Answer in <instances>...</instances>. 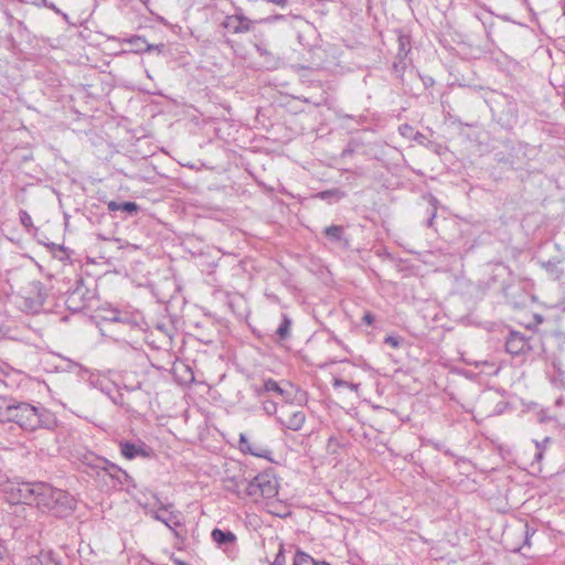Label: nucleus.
I'll return each mask as SVG.
<instances>
[{
	"mask_svg": "<svg viewBox=\"0 0 565 565\" xmlns=\"http://www.w3.org/2000/svg\"><path fill=\"white\" fill-rule=\"evenodd\" d=\"M227 491L238 498H249L254 502L273 500L278 494V481L270 472H260L248 479L246 477H233L226 480Z\"/></svg>",
	"mask_w": 565,
	"mask_h": 565,
	"instance_id": "1",
	"label": "nucleus"
},
{
	"mask_svg": "<svg viewBox=\"0 0 565 565\" xmlns=\"http://www.w3.org/2000/svg\"><path fill=\"white\" fill-rule=\"evenodd\" d=\"M39 486L42 489L36 492L35 504L40 510L62 518L68 515L75 509V500L66 491L53 488L44 482H39Z\"/></svg>",
	"mask_w": 565,
	"mask_h": 565,
	"instance_id": "2",
	"label": "nucleus"
},
{
	"mask_svg": "<svg viewBox=\"0 0 565 565\" xmlns=\"http://www.w3.org/2000/svg\"><path fill=\"white\" fill-rule=\"evenodd\" d=\"M12 422L24 430H35L38 428H53L56 425V418L52 412L42 407H35L28 403H18L13 409Z\"/></svg>",
	"mask_w": 565,
	"mask_h": 565,
	"instance_id": "3",
	"label": "nucleus"
},
{
	"mask_svg": "<svg viewBox=\"0 0 565 565\" xmlns=\"http://www.w3.org/2000/svg\"><path fill=\"white\" fill-rule=\"evenodd\" d=\"M41 489L39 482L10 481L4 487V493L12 504H35L36 492Z\"/></svg>",
	"mask_w": 565,
	"mask_h": 565,
	"instance_id": "4",
	"label": "nucleus"
},
{
	"mask_svg": "<svg viewBox=\"0 0 565 565\" xmlns=\"http://www.w3.org/2000/svg\"><path fill=\"white\" fill-rule=\"evenodd\" d=\"M276 422L286 429L299 431L306 423V414L296 407L292 403L282 405L280 414L276 416Z\"/></svg>",
	"mask_w": 565,
	"mask_h": 565,
	"instance_id": "5",
	"label": "nucleus"
},
{
	"mask_svg": "<svg viewBox=\"0 0 565 565\" xmlns=\"http://www.w3.org/2000/svg\"><path fill=\"white\" fill-rule=\"evenodd\" d=\"M151 515L173 531L175 535H178L177 529L183 525L181 512L174 510L172 504L161 505L157 510L151 511Z\"/></svg>",
	"mask_w": 565,
	"mask_h": 565,
	"instance_id": "6",
	"label": "nucleus"
},
{
	"mask_svg": "<svg viewBox=\"0 0 565 565\" xmlns=\"http://www.w3.org/2000/svg\"><path fill=\"white\" fill-rule=\"evenodd\" d=\"M222 25L233 34L249 32L254 26V21L244 15L242 9H237L234 14L226 15Z\"/></svg>",
	"mask_w": 565,
	"mask_h": 565,
	"instance_id": "7",
	"label": "nucleus"
},
{
	"mask_svg": "<svg viewBox=\"0 0 565 565\" xmlns=\"http://www.w3.org/2000/svg\"><path fill=\"white\" fill-rule=\"evenodd\" d=\"M120 454L128 460L140 458H150L152 449L143 441L122 440L119 443Z\"/></svg>",
	"mask_w": 565,
	"mask_h": 565,
	"instance_id": "8",
	"label": "nucleus"
},
{
	"mask_svg": "<svg viewBox=\"0 0 565 565\" xmlns=\"http://www.w3.org/2000/svg\"><path fill=\"white\" fill-rule=\"evenodd\" d=\"M505 350L509 354L519 356L532 350L530 339L518 331H511L505 340Z\"/></svg>",
	"mask_w": 565,
	"mask_h": 565,
	"instance_id": "9",
	"label": "nucleus"
},
{
	"mask_svg": "<svg viewBox=\"0 0 565 565\" xmlns=\"http://www.w3.org/2000/svg\"><path fill=\"white\" fill-rule=\"evenodd\" d=\"M239 449L244 454H249L252 456L258 457V458H269L271 455V450L267 447L263 446L259 443L250 441L246 434L241 433L239 434Z\"/></svg>",
	"mask_w": 565,
	"mask_h": 565,
	"instance_id": "10",
	"label": "nucleus"
},
{
	"mask_svg": "<svg viewBox=\"0 0 565 565\" xmlns=\"http://www.w3.org/2000/svg\"><path fill=\"white\" fill-rule=\"evenodd\" d=\"M103 472L113 480V487L128 486L131 482V477L127 473V471L110 462L109 460L107 461Z\"/></svg>",
	"mask_w": 565,
	"mask_h": 565,
	"instance_id": "11",
	"label": "nucleus"
},
{
	"mask_svg": "<svg viewBox=\"0 0 565 565\" xmlns=\"http://www.w3.org/2000/svg\"><path fill=\"white\" fill-rule=\"evenodd\" d=\"M256 393L258 396H262L263 393H275L281 396L286 404H289L291 401V393L273 379L265 380L263 387L257 388Z\"/></svg>",
	"mask_w": 565,
	"mask_h": 565,
	"instance_id": "12",
	"label": "nucleus"
},
{
	"mask_svg": "<svg viewBox=\"0 0 565 565\" xmlns=\"http://www.w3.org/2000/svg\"><path fill=\"white\" fill-rule=\"evenodd\" d=\"M45 301V295L39 289L32 291V295L25 297L24 308L30 313H38L42 309Z\"/></svg>",
	"mask_w": 565,
	"mask_h": 565,
	"instance_id": "13",
	"label": "nucleus"
},
{
	"mask_svg": "<svg viewBox=\"0 0 565 565\" xmlns=\"http://www.w3.org/2000/svg\"><path fill=\"white\" fill-rule=\"evenodd\" d=\"M107 459L95 455L94 452H86L83 455L82 462L92 468L98 476L104 471L107 465Z\"/></svg>",
	"mask_w": 565,
	"mask_h": 565,
	"instance_id": "14",
	"label": "nucleus"
},
{
	"mask_svg": "<svg viewBox=\"0 0 565 565\" xmlns=\"http://www.w3.org/2000/svg\"><path fill=\"white\" fill-rule=\"evenodd\" d=\"M17 402L14 399L0 396V423H11L13 409Z\"/></svg>",
	"mask_w": 565,
	"mask_h": 565,
	"instance_id": "15",
	"label": "nucleus"
},
{
	"mask_svg": "<svg viewBox=\"0 0 565 565\" xmlns=\"http://www.w3.org/2000/svg\"><path fill=\"white\" fill-rule=\"evenodd\" d=\"M28 565H60L51 551H41L28 558Z\"/></svg>",
	"mask_w": 565,
	"mask_h": 565,
	"instance_id": "16",
	"label": "nucleus"
},
{
	"mask_svg": "<svg viewBox=\"0 0 565 565\" xmlns=\"http://www.w3.org/2000/svg\"><path fill=\"white\" fill-rule=\"evenodd\" d=\"M212 540L218 546H225L227 544H233L236 541V536L231 531H223L221 529H214L211 533Z\"/></svg>",
	"mask_w": 565,
	"mask_h": 565,
	"instance_id": "17",
	"label": "nucleus"
},
{
	"mask_svg": "<svg viewBox=\"0 0 565 565\" xmlns=\"http://www.w3.org/2000/svg\"><path fill=\"white\" fill-rule=\"evenodd\" d=\"M107 209L109 212L122 211L128 214H135L139 211V205L135 202L118 203L116 201H109L107 203Z\"/></svg>",
	"mask_w": 565,
	"mask_h": 565,
	"instance_id": "18",
	"label": "nucleus"
},
{
	"mask_svg": "<svg viewBox=\"0 0 565 565\" xmlns=\"http://www.w3.org/2000/svg\"><path fill=\"white\" fill-rule=\"evenodd\" d=\"M292 565H330V564L324 561H317L311 555H309L302 551H297L294 556Z\"/></svg>",
	"mask_w": 565,
	"mask_h": 565,
	"instance_id": "19",
	"label": "nucleus"
},
{
	"mask_svg": "<svg viewBox=\"0 0 565 565\" xmlns=\"http://www.w3.org/2000/svg\"><path fill=\"white\" fill-rule=\"evenodd\" d=\"M129 43L136 45L137 52H151L153 50L161 51V49L163 47V44H148L146 40L141 36H132L131 39H129Z\"/></svg>",
	"mask_w": 565,
	"mask_h": 565,
	"instance_id": "20",
	"label": "nucleus"
},
{
	"mask_svg": "<svg viewBox=\"0 0 565 565\" xmlns=\"http://www.w3.org/2000/svg\"><path fill=\"white\" fill-rule=\"evenodd\" d=\"M558 262L548 260L541 263L542 267L546 270L550 277L555 280H558L563 277V269L559 267Z\"/></svg>",
	"mask_w": 565,
	"mask_h": 565,
	"instance_id": "21",
	"label": "nucleus"
},
{
	"mask_svg": "<svg viewBox=\"0 0 565 565\" xmlns=\"http://www.w3.org/2000/svg\"><path fill=\"white\" fill-rule=\"evenodd\" d=\"M345 193L341 191L340 189H330L326 191H321L316 194V198H319L321 200L326 201H340L342 198H344Z\"/></svg>",
	"mask_w": 565,
	"mask_h": 565,
	"instance_id": "22",
	"label": "nucleus"
},
{
	"mask_svg": "<svg viewBox=\"0 0 565 565\" xmlns=\"http://www.w3.org/2000/svg\"><path fill=\"white\" fill-rule=\"evenodd\" d=\"M290 327L291 320L286 315H284L276 333L279 335V338L286 339L290 333Z\"/></svg>",
	"mask_w": 565,
	"mask_h": 565,
	"instance_id": "23",
	"label": "nucleus"
},
{
	"mask_svg": "<svg viewBox=\"0 0 565 565\" xmlns=\"http://www.w3.org/2000/svg\"><path fill=\"white\" fill-rule=\"evenodd\" d=\"M324 234L327 237H329L332 241H341L343 235V230L341 226L338 225H331L326 227Z\"/></svg>",
	"mask_w": 565,
	"mask_h": 565,
	"instance_id": "24",
	"label": "nucleus"
},
{
	"mask_svg": "<svg viewBox=\"0 0 565 565\" xmlns=\"http://www.w3.org/2000/svg\"><path fill=\"white\" fill-rule=\"evenodd\" d=\"M263 409L268 416H277L278 414V405L276 402L270 399L263 401Z\"/></svg>",
	"mask_w": 565,
	"mask_h": 565,
	"instance_id": "25",
	"label": "nucleus"
},
{
	"mask_svg": "<svg viewBox=\"0 0 565 565\" xmlns=\"http://www.w3.org/2000/svg\"><path fill=\"white\" fill-rule=\"evenodd\" d=\"M12 555L10 550L8 548L7 542L0 539V561L7 562L8 564L11 562Z\"/></svg>",
	"mask_w": 565,
	"mask_h": 565,
	"instance_id": "26",
	"label": "nucleus"
},
{
	"mask_svg": "<svg viewBox=\"0 0 565 565\" xmlns=\"http://www.w3.org/2000/svg\"><path fill=\"white\" fill-rule=\"evenodd\" d=\"M333 386L334 387H345V388H349V390L354 391V392H356L358 388H359V384L350 383V382H347V381L341 380V379H334Z\"/></svg>",
	"mask_w": 565,
	"mask_h": 565,
	"instance_id": "27",
	"label": "nucleus"
},
{
	"mask_svg": "<svg viewBox=\"0 0 565 565\" xmlns=\"http://www.w3.org/2000/svg\"><path fill=\"white\" fill-rule=\"evenodd\" d=\"M398 42H399V51H398L397 55L399 58H404L407 55V52H408L407 46L409 45V42H408V39L405 36H399Z\"/></svg>",
	"mask_w": 565,
	"mask_h": 565,
	"instance_id": "28",
	"label": "nucleus"
},
{
	"mask_svg": "<svg viewBox=\"0 0 565 565\" xmlns=\"http://www.w3.org/2000/svg\"><path fill=\"white\" fill-rule=\"evenodd\" d=\"M19 216H20V222L21 224L25 227V228H30L33 226V221H32V217L31 215L24 211V210H21L19 212Z\"/></svg>",
	"mask_w": 565,
	"mask_h": 565,
	"instance_id": "29",
	"label": "nucleus"
},
{
	"mask_svg": "<svg viewBox=\"0 0 565 565\" xmlns=\"http://www.w3.org/2000/svg\"><path fill=\"white\" fill-rule=\"evenodd\" d=\"M554 417H552L550 414H548V411L546 408H541L539 412H537V420L541 423V424H545V423H548L551 420H553Z\"/></svg>",
	"mask_w": 565,
	"mask_h": 565,
	"instance_id": "30",
	"label": "nucleus"
},
{
	"mask_svg": "<svg viewBox=\"0 0 565 565\" xmlns=\"http://www.w3.org/2000/svg\"><path fill=\"white\" fill-rule=\"evenodd\" d=\"M384 342L393 348H397L399 345V340L396 337L388 335L384 339Z\"/></svg>",
	"mask_w": 565,
	"mask_h": 565,
	"instance_id": "31",
	"label": "nucleus"
},
{
	"mask_svg": "<svg viewBox=\"0 0 565 565\" xmlns=\"http://www.w3.org/2000/svg\"><path fill=\"white\" fill-rule=\"evenodd\" d=\"M552 365H553L554 370L557 371L559 381L562 382L565 373L561 370V362L553 361Z\"/></svg>",
	"mask_w": 565,
	"mask_h": 565,
	"instance_id": "32",
	"label": "nucleus"
},
{
	"mask_svg": "<svg viewBox=\"0 0 565 565\" xmlns=\"http://www.w3.org/2000/svg\"><path fill=\"white\" fill-rule=\"evenodd\" d=\"M535 447H536V454H535V459L537 461H541L543 459V456H544V450L541 449V443H539L537 440L535 441Z\"/></svg>",
	"mask_w": 565,
	"mask_h": 565,
	"instance_id": "33",
	"label": "nucleus"
},
{
	"mask_svg": "<svg viewBox=\"0 0 565 565\" xmlns=\"http://www.w3.org/2000/svg\"><path fill=\"white\" fill-rule=\"evenodd\" d=\"M362 321L367 326H372L374 322V316L371 312H365Z\"/></svg>",
	"mask_w": 565,
	"mask_h": 565,
	"instance_id": "34",
	"label": "nucleus"
},
{
	"mask_svg": "<svg viewBox=\"0 0 565 565\" xmlns=\"http://www.w3.org/2000/svg\"><path fill=\"white\" fill-rule=\"evenodd\" d=\"M10 371V366L7 362L0 359V374L7 375Z\"/></svg>",
	"mask_w": 565,
	"mask_h": 565,
	"instance_id": "35",
	"label": "nucleus"
},
{
	"mask_svg": "<svg viewBox=\"0 0 565 565\" xmlns=\"http://www.w3.org/2000/svg\"><path fill=\"white\" fill-rule=\"evenodd\" d=\"M255 49L259 55H269V52L260 44H255Z\"/></svg>",
	"mask_w": 565,
	"mask_h": 565,
	"instance_id": "36",
	"label": "nucleus"
},
{
	"mask_svg": "<svg viewBox=\"0 0 565 565\" xmlns=\"http://www.w3.org/2000/svg\"><path fill=\"white\" fill-rule=\"evenodd\" d=\"M265 1L268 3L279 6L281 8L286 7V4H287V0H265Z\"/></svg>",
	"mask_w": 565,
	"mask_h": 565,
	"instance_id": "37",
	"label": "nucleus"
},
{
	"mask_svg": "<svg viewBox=\"0 0 565 565\" xmlns=\"http://www.w3.org/2000/svg\"><path fill=\"white\" fill-rule=\"evenodd\" d=\"M28 2L35 7H44L46 4V0H30Z\"/></svg>",
	"mask_w": 565,
	"mask_h": 565,
	"instance_id": "38",
	"label": "nucleus"
},
{
	"mask_svg": "<svg viewBox=\"0 0 565 565\" xmlns=\"http://www.w3.org/2000/svg\"><path fill=\"white\" fill-rule=\"evenodd\" d=\"M44 7L53 10L56 13H61L60 9L56 8L55 4L50 2L49 0H46V4Z\"/></svg>",
	"mask_w": 565,
	"mask_h": 565,
	"instance_id": "39",
	"label": "nucleus"
},
{
	"mask_svg": "<svg viewBox=\"0 0 565 565\" xmlns=\"http://www.w3.org/2000/svg\"><path fill=\"white\" fill-rule=\"evenodd\" d=\"M551 441V438L550 437H545L541 443V449H543L545 451L547 445L550 444Z\"/></svg>",
	"mask_w": 565,
	"mask_h": 565,
	"instance_id": "40",
	"label": "nucleus"
},
{
	"mask_svg": "<svg viewBox=\"0 0 565 565\" xmlns=\"http://www.w3.org/2000/svg\"><path fill=\"white\" fill-rule=\"evenodd\" d=\"M281 19H284V15H281V14H277V15H274V17H271V18H267V19H265L264 21H266V22H267V21H276V20H281Z\"/></svg>",
	"mask_w": 565,
	"mask_h": 565,
	"instance_id": "41",
	"label": "nucleus"
},
{
	"mask_svg": "<svg viewBox=\"0 0 565 565\" xmlns=\"http://www.w3.org/2000/svg\"><path fill=\"white\" fill-rule=\"evenodd\" d=\"M564 404V398L562 396H559L558 398H556L555 401V405L556 406H562Z\"/></svg>",
	"mask_w": 565,
	"mask_h": 565,
	"instance_id": "42",
	"label": "nucleus"
},
{
	"mask_svg": "<svg viewBox=\"0 0 565 565\" xmlns=\"http://www.w3.org/2000/svg\"><path fill=\"white\" fill-rule=\"evenodd\" d=\"M73 366L78 367L81 365L78 363L73 362Z\"/></svg>",
	"mask_w": 565,
	"mask_h": 565,
	"instance_id": "43",
	"label": "nucleus"
}]
</instances>
